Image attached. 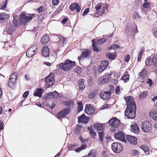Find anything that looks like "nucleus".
<instances>
[{
    "instance_id": "nucleus-47",
    "label": "nucleus",
    "mask_w": 157,
    "mask_h": 157,
    "mask_svg": "<svg viewBox=\"0 0 157 157\" xmlns=\"http://www.w3.org/2000/svg\"><path fill=\"white\" fill-rule=\"evenodd\" d=\"M47 95L49 97L52 98H56L55 95L53 94L52 92L48 93L47 94Z\"/></svg>"
},
{
    "instance_id": "nucleus-48",
    "label": "nucleus",
    "mask_w": 157,
    "mask_h": 157,
    "mask_svg": "<svg viewBox=\"0 0 157 157\" xmlns=\"http://www.w3.org/2000/svg\"><path fill=\"white\" fill-rule=\"evenodd\" d=\"M110 81V79H108V78H105L103 79L101 82L102 84L104 83H107L109 82Z\"/></svg>"
},
{
    "instance_id": "nucleus-14",
    "label": "nucleus",
    "mask_w": 157,
    "mask_h": 157,
    "mask_svg": "<svg viewBox=\"0 0 157 157\" xmlns=\"http://www.w3.org/2000/svg\"><path fill=\"white\" fill-rule=\"evenodd\" d=\"M54 78L51 77L49 75L45 79V86L47 88H49L53 85L54 82Z\"/></svg>"
},
{
    "instance_id": "nucleus-3",
    "label": "nucleus",
    "mask_w": 157,
    "mask_h": 157,
    "mask_svg": "<svg viewBox=\"0 0 157 157\" xmlns=\"http://www.w3.org/2000/svg\"><path fill=\"white\" fill-rule=\"evenodd\" d=\"M29 16L26 15L25 13H22L20 15L19 20L21 24L22 25H25L28 22L30 21L34 17L35 14H29Z\"/></svg>"
},
{
    "instance_id": "nucleus-62",
    "label": "nucleus",
    "mask_w": 157,
    "mask_h": 157,
    "mask_svg": "<svg viewBox=\"0 0 157 157\" xmlns=\"http://www.w3.org/2000/svg\"><path fill=\"white\" fill-rule=\"evenodd\" d=\"M52 3L53 5L55 6L57 5L59 3V0H53Z\"/></svg>"
},
{
    "instance_id": "nucleus-46",
    "label": "nucleus",
    "mask_w": 157,
    "mask_h": 157,
    "mask_svg": "<svg viewBox=\"0 0 157 157\" xmlns=\"http://www.w3.org/2000/svg\"><path fill=\"white\" fill-rule=\"evenodd\" d=\"M132 31L129 27L127 28L125 32L127 33V36H129L131 34V33Z\"/></svg>"
},
{
    "instance_id": "nucleus-54",
    "label": "nucleus",
    "mask_w": 157,
    "mask_h": 157,
    "mask_svg": "<svg viewBox=\"0 0 157 157\" xmlns=\"http://www.w3.org/2000/svg\"><path fill=\"white\" fill-rule=\"evenodd\" d=\"M7 3V0H6L5 3L3 5L1 8V9L4 10L6 7Z\"/></svg>"
},
{
    "instance_id": "nucleus-42",
    "label": "nucleus",
    "mask_w": 157,
    "mask_h": 157,
    "mask_svg": "<svg viewBox=\"0 0 157 157\" xmlns=\"http://www.w3.org/2000/svg\"><path fill=\"white\" fill-rule=\"evenodd\" d=\"M82 126L80 125H78L75 128V133L78 134L79 133L81 129Z\"/></svg>"
},
{
    "instance_id": "nucleus-59",
    "label": "nucleus",
    "mask_w": 157,
    "mask_h": 157,
    "mask_svg": "<svg viewBox=\"0 0 157 157\" xmlns=\"http://www.w3.org/2000/svg\"><path fill=\"white\" fill-rule=\"evenodd\" d=\"M87 128L89 130L90 134L94 132L91 126L88 127Z\"/></svg>"
},
{
    "instance_id": "nucleus-23",
    "label": "nucleus",
    "mask_w": 157,
    "mask_h": 157,
    "mask_svg": "<svg viewBox=\"0 0 157 157\" xmlns=\"http://www.w3.org/2000/svg\"><path fill=\"white\" fill-rule=\"evenodd\" d=\"M43 90H44L42 89L39 88H37L36 90L34 92V96L39 97H41L42 95Z\"/></svg>"
},
{
    "instance_id": "nucleus-55",
    "label": "nucleus",
    "mask_w": 157,
    "mask_h": 157,
    "mask_svg": "<svg viewBox=\"0 0 157 157\" xmlns=\"http://www.w3.org/2000/svg\"><path fill=\"white\" fill-rule=\"evenodd\" d=\"M130 59V56L127 55L125 56L124 57V61L126 62H128Z\"/></svg>"
},
{
    "instance_id": "nucleus-35",
    "label": "nucleus",
    "mask_w": 157,
    "mask_h": 157,
    "mask_svg": "<svg viewBox=\"0 0 157 157\" xmlns=\"http://www.w3.org/2000/svg\"><path fill=\"white\" fill-rule=\"evenodd\" d=\"M98 133L100 140L101 141H103V138L104 136V132H98Z\"/></svg>"
},
{
    "instance_id": "nucleus-63",
    "label": "nucleus",
    "mask_w": 157,
    "mask_h": 157,
    "mask_svg": "<svg viewBox=\"0 0 157 157\" xmlns=\"http://www.w3.org/2000/svg\"><path fill=\"white\" fill-rule=\"evenodd\" d=\"M18 76V74L17 72H14L11 75V77L14 76L15 78V79H17Z\"/></svg>"
},
{
    "instance_id": "nucleus-45",
    "label": "nucleus",
    "mask_w": 157,
    "mask_h": 157,
    "mask_svg": "<svg viewBox=\"0 0 157 157\" xmlns=\"http://www.w3.org/2000/svg\"><path fill=\"white\" fill-rule=\"evenodd\" d=\"M88 157H95L96 154L95 152H93L92 151H90L88 154Z\"/></svg>"
},
{
    "instance_id": "nucleus-25",
    "label": "nucleus",
    "mask_w": 157,
    "mask_h": 157,
    "mask_svg": "<svg viewBox=\"0 0 157 157\" xmlns=\"http://www.w3.org/2000/svg\"><path fill=\"white\" fill-rule=\"evenodd\" d=\"M64 104L65 106L68 107L67 108H69L70 110L71 107L74 105V102L73 101L68 100L64 102Z\"/></svg>"
},
{
    "instance_id": "nucleus-9",
    "label": "nucleus",
    "mask_w": 157,
    "mask_h": 157,
    "mask_svg": "<svg viewBox=\"0 0 157 157\" xmlns=\"http://www.w3.org/2000/svg\"><path fill=\"white\" fill-rule=\"evenodd\" d=\"M114 137L116 139L120 140L123 142L126 141L125 135L123 132L121 131H119L117 133H115Z\"/></svg>"
},
{
    "instance_id": "nucleus-4",
    "label": "nucleus",
    "mask_w": 157,
    "mask_h": 157,
    "mask_svg": "<svg viewBox=\"0 0 157 157\" xmlns=\"http://www.w3.org/2000/svg\"><path fill=\"white\" fill-rule=\"evenodd\" d=\"M111 148L113 151L115 153H119L123 150V147L121 144L118 142H114L111 145Z\"/></svg>"
},
{
    "instance_id": "nucleus-56",
    "label": "nucleus",
    "mask_w": 157,
    "mask_h": 157,
    "mask_svg": "<svg viewBox=\"0 0 157 157\" xmlns=\"http://www.w3.org/2000/svg\"><path fill=\"white\" fill-rule=\"evenodd\" d=\"M147 83L149 84V86H151L153 84L152 80L150 78H148V81L147 82Z\"/></svg>"
},
{
    "instance_id": "nucleus-60",
    "label": "nucleus",
    "mask_w": 157,
    "mask_h": 157,
    "mask_svg": "<svg viewBox=\"0 0 157 157\" xmlns=\"http://www.w3.org/2000/svg\"><path fill=\"white\" fill-rule=\"evenodd\" d=\"M87 147L86 144L85 143L84 144H82L81 146L80 147L81 149H82V150H83L85 149Z\"/></svg>"
},
{
    "instance_id": "nucleus-1",
    "label": "nucleus",
    "mask_w": 157,
    "mask_h": 157,
    "mask_svg": "<svg viewBox=\"0 0 157 157\" xmlns=\"http://www.w3.org/2000/svg\"><path fill=\"white\" fill-rule=\"evenodd\" d=\"M126 101L127 108L125 110L124 115L127 119H134L136 115V105L133 98L131 96L124 97Z\"/></svg>"
},
{
    "instance_id": "nucleus-31",
    "label": "nucleus",
    "mask_w": 157,
    "mask_h": 157,
    "mask_svg": "<svg viewBox=\"0 0 157 157\" xmlns=\"http://www.w3.org/2000/svg\"><path fill=\"white\" fill-rule=\"evenodd\" d=\"M129 75H124V76L121 77V80H123L125 82H127L129 80Z\"/></svg>"
},
{
    "instance_id": "nucleus-21",
    "label": "nucleus",
    "mask_w": 157,
    "mask_h": 157,
    "mask_svg": "<svg viewBox=\"0 0 157 157\" xmlns=\"http://www.w3.org/2000/svg\"><path fill=\"white\" fill-rule=\"evenodd\" d=\"M18 19L19 18L17 16H13V19L12 23L13 27H17L20 26V23Z\"/></svg>"
},
{
    "instance_id": "nucleus-52",
    "label": "nucleus",
    "mask_w": 157,
    "mask_h": 157,
    "mask_svg": "<svg viewBox=\"0 0 157 157\" xmlns=\"http://www.w3.org/2000/svg\"><path fill=\"white\" fill-rule=\"evenodd\" d=\"M133 18H135V19L137 18H140V17L138 13L137 12H135L134 14L133 15Z\"/></svg>"
},
{
    "instance_id": "nucleus-50",
    "label": "nucleus",
    "mask_w": 157,
    "mask_h": 157,
    "mask_svg": "<svg viewBox=\"0 0 157 157\" xmlns=\"http://www.w3.org/2000/svg\"><path fill=\"white\" fill-rule=\"evenodd\" d=\"M89 8H86L84 11V12L82 13V15L83 16H85L87 14V13H89Z\"/></svg>"
},
{
    "instance_id": "nucleus-22",
    "label": "nucleus",
    "mask_w": 157,
    "mask_h": 157,
    "mask_svg": "<svg viewBox=\"0 0 157 157\" xmlns=\"http://www.w3.org/2000/svg\"><path fill=\"white\" fill-rule=\"evenodd\" d=\"M94 126L95 129L98 131H102L104 129L103 124L101 123H97L95 124H94Z\"/></svg>"
},
{
    "instance_id": "nucleus-51",
    "label": "nucleus",
    "mask_w": 157,
    "mask_h": 157,
    "mask_svg": "<svg viewBox=\"0 0 157 157\" xmlns=\"http://www.w3.org/2000/svg\"><path fill=\"white\" fill-rule=\"evenodd\" d=\"M149 5V3L148 2H146L143 4V6L145 8H147Z\"/></svg>"
},
{
    "instance_id": "nucleus-16",
    "label": "nucleus",
    "mask_w": 157,
    "mask_h": 157,
    "mask_svg": "<svg viewBox=\"0 0 157 157\" xmlns=\"http://www.w3.org/2000/svg\"><path fill=\"white\" fill-rule=\"evenodd\" d=\"M126 138L129 143L132 144H137L136 138L132 136L127 135L126 136Z\"/></svg>"
},
{
    "instance_id": "nucleus-12",
    "label": "nucleus",
    "mask_w": 157,
    "mask_h": 157,
    "mask_svg": "<svg viewBox=\"0 0 157 157\" xmlns=\"http://www.w3.org/2000/svg\"><path fill=\"white\" fill-rule=\"evenodd\" d=\"M95 108L91 106L90 105H86L85 109V112L89 115H92L94 112Z\"/></svg>"
},
{
    "instance_id": "nucleus-41",
    "label": "nucleus",
    "mask_w": 157,
    "mask_h": 157,
    "mask_svg": "<svg viewBox=\"0 0 157 157\" xmlns=\"http://www.w3.org/2000/svg\"><path fill=\"white\" fill-rule=\"evenodd\" d=\"M152 60L151 62L154 63V65L157 63V55H155L151 57Z\"/></svg>"
},
{
    "instance_id": "nucleus-5",
    "label": "nucleus",
    "mask_w": 157,
    "mask_h": 157,
    "mask_svg": "<svg viewBox=\"0 0 157 157\" xmlns=\"http://www.w3.org/2000/svg\"><path fill=\"white\" fill-rule=\"evenodd\" d=\"M70 111L69 108H64L57 113L56 117L59 119L64 118Z\"/></svg>"
},
{
    "instance_id": "nucleus-20",
    "label": "nucleus",
    "mask_w": 157,
    "mask_h": 157,
    "mask_svg": "<svg viewBox=\"0 0 157 157\" xmlns=\"http://www.w3.org/2000/svg\"><path fill=\"white\" fill-rule=\"evenodd\" d=\"M111 94V92H109L108 91H105L103 94L100 93V97L102 99L106 100V99L110 98Z\"/></svg>"
},
{
    "instance_id": "nucleus-36",
    "label": "nucleus",
    "mask_w": 157,
    "mask_h": 157,
    "mask_svg": "<svg viewBox=\"0 0 157 157\" xmlns=\"http://www.w3.org/2000/svg\"><path fill=\"white\" fill-rule=\"evenodd\" d=\"M15 81L14 79H11L9 78V80L8 82L9 86L10 87H12L13 85L15 84Z\"/></svg>"
},
{
    "instance_id": "nucleus-34",
    "label": "nucleus",
    "mask_w": 157,
    "mask_h": 157,
    "mask_svg": "<svg viewBox=\"0 0 157 157\" xmlns=\"http://www.w3.org/2000/svg\"><path fill=\"white\" fill-rule=\"evenodd\" d=\"M6 13H2L0 14V20H6L7 18Z\"/></svg>"
},
{
    "instance_id": "nucleus-7",
    "label": "nucleus",
    "mask_w": 157,
    "mask_h": 157,
    "mask_svg": "<svg viewBox=\"0 0 157 157\" xmlns=\"http://www.w3.org/2000/svg\"><path fill=\"white\" fill-rule=\"evenodd\" d=\"M37 47L36 45L31 46L26 52V55L28 57H31L35 54L37 50Z\"/></svg>"
},
{
    "instance_id": "nucleus-58",
    "label": "nucleus",
    "mask_w": 157,
    "mask_h": 157,
    "mask_svg": "<svg viewBox=\"0 0 157 157\" xmlns=\"http://www.w3.org/2000/svg\"><path fill=\"white\" fill-rule=\"evenodd\" d=\"M139 152L136 150H134L133 151V154L134 156H137L139 155Z\"/></svg>"
},
{
    "instance_id": "nucleus-10",
    "label": "nucleus",
    "mask_w": 157,
    "mask_h": 157,
    "mask_svg": "<svg viewBox=\"0 0 157 157\" xmlns=\"http://www.w3.org/2000/svg\"><path fill=\"white\" fill-rule=\"evenodd\" d=\"M120 121L117 118L113 117L110 119L109 122V124L113 127H117L120 124Z\"/></svg>"
},
{
    "instance_id": "nucleus-40",
    "label": "nucleus",
    "mask_w": 157,
    "mask_h": 157,
    "mask_svg": "<svg viewBox=\"0 0 157 157\" xmlns=\"http://www.w3.org/2000/svg\"><path fill=\"white\" fill-rule=\"evenodd\" d=\"M12 32L10 29L6 28L4 29L3 34H10Z\"/></svg>"
},
{
    "instance_id": "nucleus-43",
    "label": "nucleus",
    "mask_w": 157,
    "mask_h": 157,
    "mask_svg": "<svg viewBox=\"0 0 157 157\" xmlns=\"http://www.w3.org/2000/svg\"><path fill=\"white\" fill-rule=\"evenodd\" d=\"M97 92V91L96 90H95L93 92H92L89 95V98L92 99L94 98Z\"/></svg>"
},
{
    "instance_id": "nucleus-13",
    "label": "nucleus",
    "mask_w": 157,
    "mask_h": 157,
    "mask_svg": "<svg viewBox=\"0 0 157 157\" xmlns=\"http://www.w3.org/2000/svg\"><path fill=\"white\" fill-rule=\"evenodd\" d=\"M90 51L88 49H86L82 52L81 55L78 57V60L79 61V62H80L81 59L83 58H89L90 56Z\"/></svg>"
},
{
    "instance_id": "nucleus-37",
    "label": "nucleus",
    "mask_w": 157,
    "mask_h": 157,
    "mask_svg": "<svg viewBox=\"0 0 157 157\" xmlns=\"http://www.w3.org/2000/svg\"><path fill=\"white\" fill-rule=\"evenodd\" d=\"M147 92L146 91H144L142 92L140 94L139 98L140 99H142L146 97L147 95Z\"/></svg>"
},
{
    "instance_id": "nucleus-61",
    "label": "nucleus",
    "mask_w": 157,
    "mask_h": 157,
    "mask_svg": "<svg viewBox=\"0 0 157 157\" xmlns=\"http://www.w3.org/2000/svg\"><path fill=\"white\" fill-rule=\"evenodd\" d=\"M120 88L119 86H118L115 89V92L117 94H118L119 93H120Z\"/></svg>"
},
{
    "instance_id": "nucleus-19",
    "label": "nucleus",
    "mask_w": 157,
    "mask_h": 157,
    "mask_svg": "<svg viewBox=\"0 0 157 157\" xmlns=\"http://www.w3.org/2000/svg\"><path fill=\"white\" fill-rule=\"evenodd\" d=\"M150 117L153 120L157 121V108L153 109L149 113Z\"/></svg>"
},
{
    "instance_id": "nucleus-53",
    "label": "nucleus",
    "mask_w": 157,
    "mask_h": 157,
    "mask_svg": "<svg viewBox=\"0 0 157 157\" xmlns=\"http://www.w3.org/2000/svg\"><path fill=\"white\" fill-rule=\"evenodd\" d=\"M115 88L114 86L113 85H110L109 87V92H111V94L112 93H113L114 90Z\"/></svg>"
},
{
    "instance_id": "nucleus-39",
    "label": "nucleus",
    "mask_w": 157,
    "mask_h": 157,
    "mask_svg": "<svg viewBox=\"0 0 157 157\" xmlns=\"http://www.w3.org/2000/svg\"><path fill=\"white\" fill-rule=\"evenodd\" d=\"M107 39L105 38H102L98 40L97 42H96L97 44L99 45L101 44L106 41Z\"/></svg>"
},
{
    "instance_id": "nucleus-33",
    "label": "nucleus",
    "mask_w": 157,
    "mask_h": 157,
    "mask_svg": "<svg viewBox=\"0 0 157 157\" xmlns=\"http://www.w3.org/2000/svg\"><path fill=\"white\" fill-rule=\"evenodd\" d=\"M147 74V72L145 69H143L140 72L141 77L144 78Z\"/></svg>"
},
{
    "instance_id": "nucleus-57",
    "label": "nucleus",
    "mask_w": 157,
    "mask_h": 157,
    "mask_svg": "<svg viewBox=\"0 0 157 157\" xmlns=\"http://www.w3.org/2000/svg\"><path fill=\"white\" fill-rule=\"evenodd\" d=\"M29 94V91H27L25 92L23 94L22 97L24 98H26L27 97V96Z\"/></svg>"
},
{
    "instance_id": "nucleus-8",
    "label": "nucleus",
    "mask_w": 157,
    "mask_h": 157,
    "mask_svg": "<svg viewBox=\"0 0 157 157\" xmlns=\"http://www.w3.org/2000/svg\"><path fill=\"white\" fill-rule=\"evenodd\" d=\"M109 64V62L107 60H103L101 62V64L99 66L98 72L101 73L104 71Z\"/></svg>"
},
{
    "instance_id": "nucleus-44",
    "label": "nucleus",
    "mask_w": 157,
    "mask_h": 157,
    "mask_svg": "<svg viewBox=\"0 0 157 157\" xmlns=\"http://www.w3.org/2000/svg\"><path fill=\"white\" fill-rule=\"evenodd\" d=\"M102 3H100L96 5L95 7V10L96 11H98L100 10L102 7Z\"/></svg>"
},
{
    "instance_id": "nucleus-49",
    "label": "nucleus",
    "mask_w": 157,
    "mask_h": 157,
    "mask_svg": "<svg viewBox=\"0 0 157 157\" xmlns=\"http://www.w3.org/2000/svg\"><path fill=\"white\" fill-rule=\"evenodd\" d=\"M76 146V145L75 144H71L68 146V147L69 149L70 150H73V149Z\"/></svg>"
},
{
    "instance_id": "nucleus-17",
    "label": "nucleus",
    "mask_w": 157,
    "mask_h": 157,
    "mask_svg": "<svg viewBox=\"0 0 157 157\" xmlns=\"http://www.w3.org/2000/svg\"><path fill=\"white\" fill-rule=\"evenodd\" d=\"M41 53L45 57H48L49 56L50 52L47 46L43 47L41 50Z\"/></svg>"
},
{
    "instance_id": "nucleus-15",
    "label": "nucleus",
    "mask_w": 157,
    "mask_h": 157,
    "mask_svg": "<svg viewBox=\"0 0 157 157\" xmlns=\"http://www.w3.org/2000/svg\"><path fill=\"white\" fill-rule=\"evenodd\" d=\"M69 8L71 11L76 10L78 13H79L80 11L81 7L78 3L75 2L71 4Z\"/></svg>"
},
{
    "instance_id": "nucleus-27",
    "label": "nucleus",
    "mask_w": 157,
    "mask_h": 157,
    "mask_svg": "<svg viewBox=\"0 0 157 157\" xmlns=\"http://www.w3.org/2000/svg\"><path fill=\"white\" fill-rule=\"evenodd\" d=\"M84 80L83 79H81L79 80L78 82V86L79 89L82 90L85 88V86L84 85Z\"/></svg>"
},
{
    "instance_id": "nucleus-64",
    "label": "nucleus",
    "mask_w": 157,
    "mask_h": 157,
    "mask_svg": "<svg viewBox=\"0 0 157 157\" xmlns=\"http://www.w3.org/2000/svg\"><path fill=\"white\" fill-rule=\"evenodd\" d=\"M83 106H78L77 111L78 113H79L81 112L83 110Z\"/></svg>"
},
{
    "instance_id": "nucleus-30",
    "label": "nucleus",
    "mask_w": 157,
    "mask_h": 157,
    "mask_svg": "<svg viewBox=\"0 0 157 157\" xmlns=\"http://www.w3.org/2000/svg\"><path fill=\"white\" fill-rule=\"evenodd\" d=\"M105 56L108 59H114L116 57V56L111 53H108L105 54Z\"/></svg>"
},
{
    "instance_id": "nucleus-6",
    "label": "nucleus",
    "mask_w": 157,
    "mask_h": 157,
    "mask_svg": "<svg viewBox=\"0 0 157 157\" xmlns=\"http://www.w3.org/2000/svg\"><path fill=\"white\" fill-rule=\"evenodd\" d=\"M141 126L142 130L146 133L149 132L151 128V123L148 121H146L143 123Z\"/></svg>"
},
{
    "instance_id": "nucleus-26",
    "label": "nucleus",
    "mask_w": 157,
    "mask_h": 157,
    "mask_svg": "<svg viewBox=\"0 0 157 157\" xmlns=\"http://www.w3.org/2000/svg\"><path fill=\"white\" fill-rule=\"evenodd\" d=\"M140 148L144 151V152L146 153L147 152H149L150 149L149 147L147 145H142L140 146ZM147 155L149 154V152L147 153Z\"/></svg>"
},
{
    "instance_id": "nucleus-29",
    "label": "nucleus",
    "mask_w": 157,
    "mask_h": 157,
    "mask_svg": "<svg viewBox=\"0 0 157 157\" xmlns=\"http://www.w3.org/2000/svg\"><path fill=\"white\" fill-rule=\"evenodd\" d=\"M92 47H93V50L94 52H98L99 50V49L96 47L95 45L96 44H97L96 43L95 41L94 40H92Z\"/></svg>"
},
{
    "instance_id": "nucleus-18",
    "label": "nucleus",
    "mask_w": 157,
    "mask_h": 157,
    "mask_svg": "<svg viewBox=\"0 0 157 157\" xmlns=\"http://www.w3.org/2000/svg\"><path fill=\"white\" fill-rule=\"evenodd\" d=\"M130 130L132 132L136 134H138L139 132L138 125L136 123L132 124L131 125Z\"/></svg>"
},
{
    "instance_id": "nucleus-38",
    "label": "nucleus",
    "mask_w": 157,
    "mask_h": 157,
    "mask_svg": "<svg viewBox=\"0 0 157 157\" xmlns=\"http://www.w3.org/2000/svg\"><path fill=\"white\" fill-rule=\"evenodd\" d=\"M63 6L62 5H60L57 8L56 10L54 12L55 14H57L60 12L63 9Z\"/></svg>"
},
{
    "instance_id": "nucleus-28",
    "label": "nucleus",
    "mask_w": 157,
    "mask_h": 157,
    "mask_svg": "<svg viewBox=\"0 0 157 157\" xmlns=\"http://www.w3.org/2000/svg\"><path fill=\"white\" fill-rule=\"evenodd\" d=\"M152 59L151 57H148L146 59L145 63L147 66H149L151 65H154V63H153L151 62Z\"/></svg>"
},
{
    "instance_id": "nucleus-24",
    "label": "nucleus",
    "mask_w": 157,
    "mask_h": 157,
    "mask_svg": "<svg viewBox=\"0 0 157 157\" xmlns=\"http://www.w3.org/2000/svg\"><path fill=\"white\" fill-rule=\"evenodd\" d=\"M49 39L48 35H44L41 39L40 41L42 44H46L49 41Z\"/></svg>"
},
{
    "instance_id": "nucleus-11",
    "label": "nucleus",
    "mask_w": 157,
    "mask_h": 157,
    "mask_svg": "<svg viewBox=\"0 0 157 157\" xmlns=\"http://www.w3.org/2000/svg\"><path fill=\"white\" fill-rule=\"evenodd\" d=\"M78 123H82L85 124H87L89 121V118L86 116L84 114L78 116Z\"/></svg>"
},
{
    "instance_id": "nucleus-32",
    "label": "nucleus",
    "mask_w": 157,
    "mask_h": 157,
    "mask_svg": "<svg viewBox=\"0 0 157 157\" xmlns=\"http://www.w3.org/2000/svg\"><path fill=\"white\" fill-rule=\"evenodd\" d=\"M120 47L119 45L116 44H113L110 46V47L108 48V50H110L112 49H116L117 48H119Z\"/></svg>"
},
{
    "instance_id": "nucleus-2",
    "label": "nucleus",
    "mask_w": 157,
    "mask_h": 157,
    "mask_svg": "<svg viewBox=\"0 0 157 157\" xmlns=\"http://www.w3.org/2000/svg\"><path fill=\"white\" fill-rule=\"evenodd\" d=\"M76 65L75 61H72L69 59L65 60L64 63H61L59 65V68L64 71H68L75 67Z\"/></svg>"
}]
</instances>
